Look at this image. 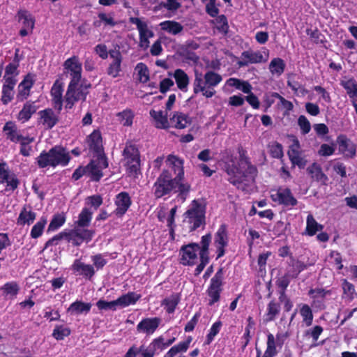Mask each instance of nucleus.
Listing matches in <instances>:
<instances>
[{"label":"nucleus","mask_w":357,"mask_h":357,"mask_svg":"<svg viewBox=\"0 0 357 357\" xmlns=\"http://www.w3.org/2000/svg\"><path fill=\"white\" fill-rule=\"evenodd\" d=\"M229 181L243 191H248L254 185L257 170L246 158L231 161L226 166Z\"/></svg>","instance_id":"obj_1"},{"label":"nucleus","mask_w":357,"mask_h":357,"mask_svg":"<svg viewBox=\"0 0 357 357\" xmlns=\"http://www.w3.org/2000/svg\"><path fill=\"white\" fill-rule=\"evenodd\" d=\"M222 80L220 75L209 70L204 76L199 73H195L193 82V91L195 93H202L206 98H211L215 93L214 88Z\"/></svg>","instance_id":"obj_2"},{"label":"nucleus","mask_w":357,"mask_h":357,"mask_svg":"<svg viewBox=\"0 0 357 357\" xmlns=\"http://www.w3.org/2000/svg\"><path fill=\"white\" fill-rule=\"evenodd\" d=\"M95 234V231L77 226L70 231H63L54 236L46 243V246L56 245L62 239L67 240L74 245H80L83 242L90 241Z\"/></svg>","instance_id":"obj_3"},{"label":"nucleus","mask_w":357,"mask_h":357,"mask_svg":"<svg viewBox=\"0 0 357 357\" xmlns=\"http://www.w3.org/2000/svg\"><path fill=\"white\" fill-rule=\"evenodd\" d=\"M179 181L180 179L176 177L173 178L169 170L164 169L153 185V190L155 197L160 198L169 194L177 188Z\"/></svg>","instance_id":"obj_4"},{"label":"nucleus","mask_w":357,"mask_h":357,"mask_svg":"<svg viewBox=\"0 0 357 357\" xmlns=\"http://www.w3.org/2000/svg\"><path fill=\"white\" fill-rule=\"evenodd\" d=\"M204 205L197 200H194L184 214L183 222L185 224L188 225L190 231H193L199 227L204 222Z\"/></svg>","instance_id":"obj_5"},{"label":"nucleus","mask_w":357,"mask_h":357,"mask_svg":"<svg viewBox=\"0 0 357 357\" xmlns=\"http://www.w3.org/2000/svg\"><path fill=\"white\" fill-rule=\"evenodd\" d=\"M130 23L135 24L139 32V47L145 50L150 45V39L154 36V33L149 27L147 21L144 18L132 17L129 19Z\"/></svg>","instance_id":"obj_6"},{"label":"nucleus","mask_w":357,"mask_h":357,"mask_svg":"<svg viewBox=\"0 0 357 357\" xmlns=\"http://www.w3.org/2000/svg\"><path fill=\"white\" fill-rule=\"evenodd\" d=\"M90 85L86 84L83 81L79 84H74L71 86L69 84L68 90L66 94V107L72 108L75 102L78 100H84L87 94V89Z\"/></svg>","instance_id":"obj_7"},{"label":"nucleus","mask_w":357,"mask_h":357,"mask_svg":"<svg viewBox=\"0 0 357 357\" xmlns=\"http://www.w3.org/2000/svg\"><path fill=\"white\" fill-rule=\"evenodd\" d=\"M127 172L130 176L137 177L139 172L138 150L132 145H128L123 151Z\"/></svg>","instance_id":"obj_8"},{"label":"nucleus","mask_w":357,"mask_h":357,"mask_svg":"<svg viewBox=\"0 0 357 357\" xmlns=\"http://www.w3.org/2000/svg\"><path fill=\"white\" fill-rule=\"evenodd\" d=\"M64 72L70 78L71 86L82 81V66L77 56L68 59L63 63Z\"/></svg>","instance_id":"obj_9"},{"label":"nucleus","mask_w":357,"mask_h":357,"mask_svg":"<svg viewBox=\"0 0 357 357\" xmlns=\"http://www.w3.org/2000/svg\"><path fill=\"white\" fill-rule=\"evenodd\" d=\"M268 57L269 51L266 48H263L261 51H245L241 54L238 65L242 67L251 63L266 62Z\"/></svg>","instance_id":"obj_10"},{"label":"nucleus","mask_w":357,"mask_h":357,"mask_svg":"<svg viewBox=\"0 0 357 357\" xmlns=\"http://www.w3.org/2000/svg\"><path fill=\"white\" fill-rule=\"evenodd\" d=\"M199 245L190 243L183 245L180 250V261L184 266H192L199 259Z\"/></svg>","instance_id":"obj_11"},{"label":"nucleus","mask_w":357,"mask_h":357,"mask_svg":"<svg viewBox=\"0 0 357 357\" xmlns=\"http://www.w3.org/2000/svg\"><path fill=\"white\" fill-rule=\"evenodd\" d=\"M270 193L272 201L278 204L285 206H294L297 204V200L289 188L280 187L271 190Z\"/></svg>","instance_id":"obj_12"},{"label":"nucleus","mask_w":357,"mask_h":357,"mask_svg":"<svg viewBox=\"0 0 357 357\" xmlns=\"http://www.w3.org/2000/svg\"><path fill=\"white\" fill-rule=\"evenodd\" d=\"M108 163L105 156L103 154L97 155L96 159H93L85 167L86 174L91 177L93 181H98L102 176V171L107 168Z\"/></svg>","instance_id":"obj_13"},{"label":"nucleus","mask_w":357,"mask_h":357,"mask_svg":"<svg viewBox=\"0 0 357 357\" xmlns=\"http://www.w3.org/2000/svg\"><path fill=\"white\" fill-rule=\"evenodd\" d=\"M0 183L6 184V190L8 191L15 190L19 185L17 176L9 169L5 162L0 163Z\"/></svg>","instance_id":"obj_14"},{"label":"nucleus","mask_w":357,"mask_h":357,"mask_svg":"<svg viewBox=\"0 0 357 357\" xmlns=\"http://www.w3.org/2000/svg\"><path fill=\"white\" fill-rule=\"evenodd\" d=\"M161 324V319L157 317L142 319L137 325L139 333L150 335L154 333Z\"/></svg>","instance_id":"obj_15"},{"label":"nucleus","mask_w":357,"mask_h":357,"mask_svg":"<svg viewBox=\"0 0 357 357\" xmlns=\"http://www.w3.org/2000/svg\"><path fill=\"white\" fill-rule=\"evenodd\" d=\"M17 16L18 22L22 26L20 31V36H26L31 33L35 24V20L33 16L26 10H20Z\"/></svg>","instance_id":"obj_16"},{"label":"nucleus","mask_w":357,"mask_h":357,"mask_svg":"<svg viewBox=\"0 0 357 357\" xmlns=\"http://www.w3.org/2000/svg\"><path fill=\"white\" fill-rule=\"evenodd\" d=\"M166 166L172 169L176 174V178L182 180L184 176V160L178 156L169 154L165 160Z\"/></svg>","instance_id":"obj_17"},{"label":"nucleus","mask_w":357,"mask_h":357,"mask_svg":"<svg viewBox=\"0 0 357 357\" xmlns=\"http://www.w3.org/2000/svg\"><path fill=\"white\" fill-rule=\"evenodd\" d=\"M228 243V236L225 225H222L215 234L214 244L218 250V257H222L225 254V248Z\"/></svg>","instance_id":"obj_18"},{"label":"nucleus","mask_w":357,"mask_h":357,"mask_svg":"<svg viewBox=\"0 0 357 357\" xmlns=\"http://www.w3.org/2000/svg\"><path fill=\"white\" fill-rule=\"evenodd\" d=\"M192 123V118L181 112H174L170 115V127L176 129H184Z\"/></svg>","instance_id":"obj_19"},{"label":"nucleus","mask_w":357,"mask_h":357,"mask_svg":"<svg viewBox=\"0 0 357 357\" xmlns=\"http://www.w3.org/2000/svg\"><path fill=\"white\" fill-rule=\"evenodd\" d=\"M192 341V337L188 336L184 341L179 342L178 344L172 347L164 357H187L183 355V354L188 350Z\"/></svg>","instance_id":"obj_20"},{"label":"nucleus","mask_w":357,"mask_h":357,"mask_svg":"<svg viewBox=\"0 0 357 357\" xmlns=\"http://www.w3.org/2000/svg\"><path fill=\"white\" fill-rule=\"evenodd\" d=\"M222 278L219 273H217L211 280V284L208 289V294L210 297L209 304L213 305L218 301L221 291Z\"/></svg>","instance_id":"obj_21"},{"label":"nucleus","mask_w":357,"mask_h":357,"mask_svg":"<svg viewBox=\"0 0 357 357\" xmlns=\"http://www.w3.org/2000/svg\"><path fill=\"white\" fill-rule=\"evenodd\" d=\"M150 116L152 123L155 128L159 129H167L170 128V120H168L167 113L162 110L151 109Z\"/></svg>","instance_id":"obj_22"},{"label":"nucleus","mask_w":357,"mask_h":357,"mask_svg":"<svg viewBox=\"0 0 357 357\" xmlns=\"http://www.w3.org/2000/svg\"><path fill=\"white\" fill-rule=\"evenodd\" d=\"M337 142L339 145L340 151L345 156L352 158L355 155L356 146L350 139L344 135H341L337 137Z\"/></svg>","instance_id":"obj_23"},{"label":"nucleus","mask_w":357,"mask_h":357,"mask_svg":"<svg viewBox=\"0 0 357 357\" xmlns=\"http://www.w3.org/2000/svg\"><path fill=\"white\" fill-rule=\"evenodd\" d=\"M115 204L116 208L114 213L118 216H122L131 204L130 198L128 193L121 192L116 197Z\"/></svg>","instance_id":"obj_24"},{"label":"nucleus","mask_w":357,"mask_h":357,"mask_svg":"<svg viewBox=\"0 0 357 357\" xmlns=\"http://www.w3.org/2000/svg\"><path fill=\"white\" fill-rule=\"evenodd\" d=\"M38 123L46 128H52L57 122V117L50 109H46L38 112Z\"/></svg>","instance_id":"obj_25"},{"label":"nucleus","mask_w":357,"mask_h":357,"mask_svg":"<svg viewBox=\"0 0 357 357\" xmlns=\"http://www.w3.org/2000/svg\"><path fill=\"white\" fill-rule=\"evenodd\" d=\"M109 56L112 61L108 68V74L113 77H116L121 71L122 56L121 52L117 50L111 51Z\"/></svg>","instance_id":"obj_26"},{"label":"nucleus","mask_w":357,"mask_h":357,"mask_svg":"<svg viewBox=\"0 0 357 357\" xmlns=\"http://www.w3.org/2000/svg\"><path fill=\"white\" fill-rule=\"evenodd\" d=\"M341 86L346 90L351 99L352 105L357 103V82L354 78H344L340 82Z\"/></svg>","instance_id":"obj_27"},{"label":"nucleus","mask_w":357,"mask_h":357,"mask_svg":"<svg viewBox=\"0 0 357 357\" xmlns=\"http://www.w3.org/2000/svg\"><path fill=\"white\" fill-rule=\"evenodd\" d=\"M3 132L7 139L13 142H19L24 136L22 135L14 122L8 121L3 126Z\"/></svg>","instance_id":"obj_28"},{"label":"nucleus","mask_w":357,"mask_h":357,"mask_svg":"<svg viewBox=\"0 0 357 357\" xmlns=\"http://www.w3.org/2000/svg\"><path fill=\"white\" fill-rule=\"evenodd\" d=\"M36 218V213L33 212L30 208L24 207L17 219V224L20 226L31 225Z\"/></svg>","instance_id":"obj_29"},{"label":"nucleus","mask_w":357,"mask_h":357,"mask_svg":"<svg viewBox=\"0 0 357 357\" xmlns=\"http://www.w3.org/2000/svg\"><path fill=\"white\" fill-rule=\"evenodd\" d=\"M62 93L63 84L56 80L51 89V96L54 106L58 110H61L62 107Z\"/></svg>","instance_id":"obj_30"},{"label":"nucleus","mask_w":357,"mask_h":357,"mask_svg":"<svg viewBox=\"0 0 357 357\" xmlns=\"http://www.w3.org/2000/svg\"><path fill=\"white\" fill-rule=\"evenodd\" d=\"M36 110L37 107L34 102H26L22 109L19 112L17 119L22 123H25L31 119V116Z\"/></svg>","instance_id":"obj_31"},{"label":"nucleus","mask_w":357,"mask_h":357,"mask_svg":"<svg viewBox=\"0 0 357 357\" xmlns=\"http://www.w3.org/2000/svg\"><path fill=\"white\" fill-rule=\"evenodd\" d=\"M172 75L175 79L177 87L183 92H186L190 83L188 75L181 69H176Z\"/></svg>","instance_id":"obj_32"},{"label":"nucleus","mask_w":357,"mask_h":357,"mask_svg":"<svg viewBox=\"0 0 357 357\" xmlns=\"http://www.w3.org/2000/svg\"><path fill=\"white\" fill-rule=\"evenodd\" d=\"M160 340H153L148 347L142 344L138 347V357H154L158 347H160Z\"/></svg>","instance_id":"obj_33"},{"label":"nucleus","mask_w":357,"mask_h":357,"mask_svg":"<svg viewBox=\"0 0 357 357\" xmlns=\"http://www.w3.org/2000/svg\"><path fill=\"white\" fill-rule=\"evenodd\" d=\"M141 298V296L135 292H128L117 298L118 308H124L130 305H134Z\"/></svg>","instance_id":"obj_34"},{"label":"nucleus","mask_w":357,"mask_h":357,"mask_svg":"<svg viewBox=\"0 0 357 357\" xmlns=\"http://www.w3.org/2000/svg\"><path fill=\"white\" fill-rule=\"evenodd\" d=\"M307 173L311 178L322 184H326L328 181L327 176L322 172L321 167L317 163H313L307 168Z\"/></svg>","instance_id":"obj_35"},{"label":"nucleus","mask_w":357,"mask_h":357,"mask_svg":"<svg viewBox=\"0 0 357 357\" xmlns=\"http://www.w3.org/2000/svg\"><path fill=\"white\" fill-rule=\"evenodd\" d=\"M88 144L91 150L99 155L102 153V138L98 131H93L88 138Z\"/></svg>","instance_id":"obj_36"},{"label":"nucleus","mask_w":357,"mask_h":357,"mask_svg":"<svg viewBox=\"0 0 357 357\" xmlns=\"http://www.w3.org/2000/svg\"><path fill=\"white\" fill-rule=\"evenodd\" d=\"M52 151L53 152V156L56 160V166H65L68 163L70 156L66 149L60 146H56L52 149Z\"/></svg>","instance_id":"obj_37"},{"label":"nucleus","mask_w":357,"mask_h":357,"mask_svg":"<svg viewBox=\"0 0 357 357\" xmlns=\"http://www.w3.org/2000/svg\"><path fill=\"white\" fill-rule=\"evenodd\" d=\"M91 307V304L82 301H75L68 308V312L73 315H77L82 313H88Z\"/></svg>","instance_id":"obj_38"},{"label":"nucleus","mask_w":357,"mask_h":357,"mask_svg":"<svg viewBox=\"0 0 357 357\" xmlns=\"http://www.w3.org/2000/svg\"><path fill=\"white\" fill-rule=\"evenodd\" d=\"M73 269L74 271L77 272L79 274L82 275L86 278H91L94 274V270L92 266L85 264L79 260H75L73 263Z\"/></svg>","instance_id":"obj_39"},{"label":"nucleus","mask_w":357,"mask_h":357,"mask_svg":"<svg viewBox=\"0 0 357 357\" xmlns=\"http://www.w3.org/2000/svg\"><path fill=\"white\" fill-rule=\"evenodd\" d=\"M20 287L16 282H8L4 284L1 290L3 291V295L8 298H15L20 291Z\"/></svg>","instance_id":"obj_40"},{"label":"nucleus","mask_w":357,"mask_h":357,"mask_svg":"<svg viewBox=\"0 0 357 357\" xmlns=\"http://www.w3.org/2000/svg\"><path fill=\"white\" fill-rule=\"evenodd\" d=\"M159 26L162 31H165L170 34L176 35L182 31L183 26L175 21L167 20L160 23Z\"/></svg>","instance_id":"obj_41"},{"label":"nucleus","mask_w":357,"mask_h":357,"mask_svg":"<svg viewBox=\"0 0 357 357\" xmlns=\"http://www.w3.org/2000/svg\"><path fill=\"white\" fill-rule=\"evenodd\" d=\"M37 162L40 167L44 168L47 166L56 167V160L53 156L52 149L48 152H43L37 158Z\"/></svg>","instance_id":"obj_42"},{"label":"nucleus","mask_w":357,"mask_h":357,"mask_svg":"<svg viewBox=\"0 0 357 357\" xmlns=\"http://www.w3.org/2000/svg\"><path fill=\"white\" fill-rule=\"evenodd\" d=\"M37 162L40 167L44 168L47 166L56 167V160L53 156L52 149L48 152H43L37 158Z\"/></svg>","instance_id":"obj_43"},{"label":"nucleus","mask_w":357,"mask_h":357,"mask_svg":"<svg viewBox=\"0 0 357 357\" xmlns=\"http://www.w3.org/2000/svg\"><path fill=\"white\" fill-rule=\"evenodd\" d=\"M33 76L31 75H26L18 86L19 96L22 98H26L29 95V91L33 84Z\"/></svg>","instance_id":"obj_44"},{"label":"nucleus","mask_w":357,"mask_h":357,"mask_svg":"<svg viewBox=\"0 0 357 357\" xmlns=\"http://www.w3.org/2000/svg\"><path fill=\"white\" fill-rule=\"evenodd\" d=\"M323 228V225L319 224L312 214L307 216L305 233L307 235L314 236L317 231H321Z\"/></svg>","instance_id":"obj_45"},{"label":"nucleus","mask_w":357,"mask_h":357,"mask_svg":"<svg viewBox=\"0 0 357 357\" xmlns=\"http://www.w3.org/2000/svg\"><path fill=\"white\" fill-rule=\"evenodd\" d=\"M93 211L88 207H84L78 215V220L75 222V225L78 227H86L90 225L92 220Z\"/></svg>","instance_id":"obj_46"},{"label":"nucleus","mask_w":357,"mask_h":357,"mask_svg":"<svg viewBox=\"0 0 357 357\" xmlns=\"http://www.w3.org/2000/svg\"><path fill=\"white\" fill-rule=\"evenodd\" d=\"M285 63L280 58H274L271 60L269 64V70L271 73L277 77L280 76L283 73Z\"/></svg>","instance_id":"obj_47"},{"label":"nucleus","mask_w":357,"mask_h":357,"mask_svg":"<svg viewBox=\"0 0 357 357\" xmlns=\"http://www.w3.org/2000/svg\"><path fill=\"white\" fill-rule=\"evenodd\" d=\"M305 264L298 260L292 259L291 261L289 268L287 273V277L291 278H296L300 272L305 268Z\"/></svg>","instance_id":"obj_48"},{"label":"nucleus","mask_w":357,"mask_h":357,"mask_svg":"<svg viewBox=\"0 0 357 357\" xmlns=\"http://www.w3.org/2000/svg\"><path fill=\"white\" fill-rule=\"evenodd\" d=\"M277 343L275 336L273 334H268L267 337V348L265 351L264 357H273L277 354Z\"/></svg>","instance_id":"obj_49"},{"label":"nucleus","mask_w":357,"mask_h":357,"mask_svg":"<svg viewBox=\"0 0 357 357\" xmlns=\"http://www.w3.org/2000/svg\"><path fill=\"white\" fill-rule=\"evenodd\" d=\"M134 118L133 112L130 109L123 110L117 114L119 122L124 126H130L132 123Z\"/></svg>","instance_id":"obj_50"},{"label":"nucleus","mask_w":357,"mask_h":357,"mask_svg":"<svg viewBox=\"0 0 357 357\" xmlns=\"http://www.w3.org/2000/svg\"><path fill=\"white\" fill-rule=\"evenodd\" d=\"M70 334V329L64 325H56L53 330L52 336L57 340H63Z\"/></svg>","instance_id":"obj_51"},{"label":"nucleus","mask_w":357,"mask_h":357,"mask_svg":"<svg viewBox=\"0 0 357 357\" xmlns=\"http://www.w3.org/2000/svg\"><path fill=\"white\" fill-rule=\"evenodd\" d=\"M135 72L140 82L146 83L149 79L148 68L143 63H139L136 66Z\"/></svg>","instance_id":"obj_52"},{"label":"nucleus","mask_w":357,"mask_h":357,"mask_svg":"<svg viewBox=\"0 0 357 357\" xmlns=\"http://www.w3.org/2000/svg\"><path fill=\"white\" fill-rule=\"evenodd\" d=\"M328 264L332 266L333 268L340 270L342 268V257L340 253L333 251L327 257Z\"/></svg>","instance_id":"obj_53"},{"label":"nucleus","mask_w":357,"mask_h":357,"mask_svg":"<svg viewBox=\"0 0 357 357\" xmlns=\"http://www.w3.org/2000/svg\"><path fill=\"white\" fill-rule=\"evenodd\" d=\"M34 141L33 137H24L22 139H21L19 143L21 145L20 147V153L24 156H29L31 155V152L32 151L31 146H29L31 143Z\"/></svg>","instance_id":"obj_54"},{"label":"nucleus","mask_w":357,"mask_h":357,"mask_svg":"<svg viewBox=\"0 0 357 357\" xmlns=\"http://www.w3.org/2000/svg\"><path fill=\"white\" fill-rule=\"evenodd\" d=\"M47 224L45 218H40L32 227L31 231V236L33 238H37L43 234L45 226Z\"/></svg>","instance_id":"obj_55"},{"label":"nucleus","mask_w":357,"mask_h":357,"mask_svg":"<svg viewBox=\"0 0 357 357\" xmlns=\"http://www.w3.org/2000/svg\"><path fill=\"white\" fill-rule=\"evenodd\" d=\"M66 222V216L63 213L55 215L48 227L49 231H55L61 227Z\"/></svg>","instance_id":"obj_56"},{"label":"nucleus","mask_w":357,"mask_h":357,"mask_svg":"<svg viewBox=\"0 0 357 357\" xmlns=\"http://www.w3.org/2000/svg\"><path fill=\"white\" fill-rule=\"evenodd\" d=\"M300 313L303 317V322L307 326H310L313 320V314L310 307L306 304L303 305L301 307Z\"/></svg>","instance_id":"obj_57"},{"label":"nucleus","mask_w":357,"mask_h":357,"mask_svg":"<svg viewBox=\"0 0 357 357\" xmlns=\"http://www.w3.org/2000/svg\"><path fill=\"white\" fill-rule=\"evenodd\" d=\"M211 241V235L206 234L202 237L199 245V256L208 257V247Z\"/></svg>","instance_id":"obj_58"},{"label":"nucleus","mask_w":357,"mask_h":357,"mask_svg":"<svg viewBox=\"0 0 357 357\" xmlns=\"http://www.w3.org/2000/svg\"><path fill=\"white\" fill-rule=\"evenodd\" d=\"M280 312V306L278 303L271 301L267 307V313L266 314V321H271L275 319Z\"/></svg>","instance_id":"obj_59"},{"label":"nucleus","mask_w":357,"mask_h":357,"mask_svg":"<svg viewBox=\"0 0 357 357\" xmlns=\"http://www.w3.org/2000/svg\"><path fill=\"white\" fill-rule=\"evenodd\" d=\"M178 303V297L175 295H172L170 297L165 298L162 301V305L165 306V309L168 313H172L174 311Z\"/></svg>","instance_id":"obj_60"},{"label":"nucleus","mask_w":357,"mask_h":357,"mask_svg":"<svg viewBox=\"0 0 357 357\" xmlns=\"http://www.w3.org/2000/svg\"><path fill=\"white\" fill-rule=\"evenodd\" d=\"M213 23L220 32L223 33H226L228 31L229 26L227 23V20L225 15H219L214 20Z\"/></svg>","instance_id":"obj_61"},{"label":"nucleus","mask_w":357,"mask_h":357,"mask_svg":"<svg viewBox=\"0 0 357 357\" xmlns=\"http://www.w3.org/2000/svg\"><path fill=\"white\" fill-rule=\"evenodd\" d=\"M96 305L99 310H113L115 311L118 309L116 301H106L105 300H99L96 303Z\"/></svg>","instance_id":"obj_62"},{"label":"nucleus","mask_w":357,"mask_h":357,"mask_svg":"<svg viewBox=\"0 0 357 357\" xmlns=\"http://www.w3.org/2000/svg\"><path fill=\"white\" fill-rule=\"evenodd\" d=\"M102 204V198L100 195H92L85 199V204L96 210Z\"/></svg>","instance_id":"obj_63"},{"label":"nucleus","mask_w":357,"mask_h":357,"mask_svg":"<svg viewBox=\"0 0 357 357\" xmlns=\"http://www.w3.org/2000/svg\"><path fill=\"white\" fill-rule=\"evenodd\" d=\"M291 144L289 146V149L288 151L289 157L295 155L296 154L301 153V145L299 141L296 137H291Z\"/></svg>","instance_id":"obj_64"}]
</instances>
